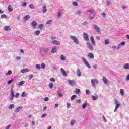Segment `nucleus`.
Masks as SVG:
<instances>
[{
  "label": "nucleus",
  "mask_w": 129,
  "mask_h": 129,
  "mask_svg": "<svg viewBox=\"0 0 129 129\" xmlns=\"http://www.w3.org/2000/svg\"><path fill=\"white\" fill-rule=\"evenodd\" d=\"M92 98L93 100H97V98H98V95L96 94H95V96H92Z\"/></svg>",
  "instance_id": "obj_16"
},
{
  "label": "nucleus",
  "mask_w": 129,
  "mask_h": 129,
  "mask_svg": "<svg viewBox=\"0 0 129 129\" xmlns=\"http://www.w3.org/2000/svg\"><path fill=\"white\" fill-rule=\"evenodd\" d=\"M103 82L104 83H105V84H106L107 83V79H106V78H103Z\"/></svg>",
  "instance_id": "obj_39"
},
{
  "label": "nucleus",
  "mask_w": 129,
  "mask_h": 129,
  "mask_svg": "<svg viewBox=\"0 0 129 129\" xmlns=\"http://www.w3.org/2000/svg\"><path fill=\"white\" fill-rule=\"evenodd\" d=\"M88 104V103H87V102H84L82 105L83 108H84V109L86 108V105H87Z\"/></svg>",
  "instance_id": "obj_24"
},
{
  "label": "nucleus",
  "mask_w": 129,
  "mask_h": 129,
  "mask_svg": "<svg viewBox=\"0 0 129 129\" xmlns=\"http://www.w3.org/2000/svg\"><path fill=\"white\" fill-rule=\"evenodd\" d=\"M102 118L104 122H107V120L106 119V118H105V117H104V116H102Z\"/></svg>",
  "instance_id": "obj_46"
},
{
  "label": "nucleus",
  "mask_w": 129,
  "mask_h": 129,
  "mask_svg": "<svg viewBox=\"0 0 129 129\" xmlns=\"http://www.w3.org/2000/svg\"><path fill=\"white\" fill-rule=\"evenodd\" d=\"M88 58H89V59H91L92 60H93V59H94V55L93 53H89L88 54Z\"/></svg>",
  "instance_id": "obj_13"
},
{
  "label": "nucleus",
  "mask_w": 129,
  "mask_h": 129,
  "mask_svg": "<svg viewBox=\"0 0 129 129\" xmlns=\"http://www.w3.org/2000/svg\"><path fill=\"white\" fill-rule=\"evenodd\" d=\"M60 71L63 75V76H67V74L66 73V72H65V70L63 68L60 69Z\"/></svg>",
  "instance_id": "obj_14"
},
{
  "label": "nucleus",
  "mask_w": 129,
  "mask_h": 129,
  "mask_svg": "<svg viewBox=\"0 0 129 129\" xmlns=\"http://www.w3.org/2000/svg\"><path fill=\"white\" fill-rule=\"evenodd\" d=\"M93 27L94 30H95L96 32H97V33H99L100 32V28L98 27V26L96 25H93Z\"/></svg>",
  "instance_id": "obj_7"
},
{
  "label": "nucleus",
  "mask_w": 129,
  "mask_h": 129,
  "mask_svg": "<svg viewBox=\"0 0 129 129\" xmlns=\"http://www.w3.org/2000/svg\"><path fill=\"white\" fill-rule=\"evenodd\" d=\"M90 39L91 40V43L93 46H95V41H94V38H93V36L91 35L90 37Z\"/></svg>",
  "instance_id": "obj_9"
},
{
  "label": "nucleus",
  "mask_w": 129,
  "mask_h": 129,
  "mask_svg": "<svg viewBox=\"0 0 129 129\" xmlns=\"http://www.w3.org/2000/svg\"><path fill=\"white\" fill-rule=\"evenodd\" d=\"M50 81H52V82H55V79H54V78H51Z\"/></svg>",
  "instance_id": "obj_57"
},
{
  "label": "nucleus",
  "mask_w": 129,
  "mask_h": 129,
  "mask_svg": "<svg viewBox=\"0 0 129 129\" xmlns=\"http://www.w3.org/2000/svg\"><path fill=\"white\" fill-rule=\"evenodd\" d=\"M95 83H96V84H98V80L95 79H92L91 80V84L92 85V86H94L95 85Z\"/></svg>",
  "instance_id": "obj_8"
},
{
  "label": "nucleus",
  "mask_w": 129,
  "mask_h": 129,
  "mask_svg": "<svg viewBox=\"0 0 129 129\" xmlns=\"http://www.w3.org/2000/svg\"><path fill=\"white\" fill-rule=\"evenodd\" d=\"M23 84H25V81H20L18 85L19 86H21V85H23Z\"/></svg>",
  "instance_id": "obj_29"
},
{
  "label": "nucleus",
  "mask_w": 129,
  "mask_h": 129,
  "mask_svg": "<svg viewBox=\"0 0 129 129\" xmlns=\"http://www.w3.org/2000/svg\"><path fill=\"white\" fill-rule=\"evenodd\" d=\"M120 94L122 96H123V95H124V90H123V89H121L120 90Z\"/></svg>",
  "instance_id": "obj_23"
},
{
  "label": "nucleus",
  "mask_w": 129,
  "mask_h": 129,
  "mask_svg": "<svg viewBox=\"0 0 129 129\" xmlns=\"http://www.w3.org/2000/svg\"><path fill=\"white\" fill-rule=\"evenodd\" d=\"M5 31H11V27L9 26H6L4 27Z\"/></svg>",
  "instance_id": "obj_20"
},
{
  "label": "nucleus",
  "mask_w": 129,
  "mask_h": 129,
  "mask_svg": "<svg viewBox=\"0 0 129 129\" xmlns=\"http://www.w3.org/2000/svg\"><path fill=\"white\" fill-rule=\"evenodd\" d=\"M120 45H121V46H124L125 45V42H121V43H120Z\"/></svg>",
  "instance_id": "obj_49"
},
{
  "label": "nucleus",
  "mask_w": 129,
  "mask_h": 129,
  "mask_svg": "<svg viewBox=\"0 0 129 129\" xmlns=\"http://www.w3.org/2000/svg\"><path fill=\"white\" fill-rule=\"evenodd\" d=\"M86 94L87 95H88V94H90V92L89 91V90H86Z\"/></svg>",
  "instance_id": "obj_50"
},
{
  "label": "nucleus",
  "mask_w": 129,
  "mask_h": 129,
  "mask_svg": "<svg viewBox=\"0 0 129 129\" xmlns=\"http://www.w3.org/2000/svg\"><path fill=\"white\" fill-rule=\"evenodd\" d=\"M67 107L68 108H69V107H70V105H71V104L70 103H67Z\"/></svg>",
  "instance_id": "obj_54"
},
{
  "label": "nucleus",
  "mask_w": 129,
  "mask_h": 129,
  "mask_svg": "<svg viewBox=\"0 0 129 129\" xmlns=\"http://www.w3.org/2000/svg\"><path fill=\"white\" fill-rule=\"evenodd\" d=\"M40 35V31L39 30H37L35 32V36H39Z\"/></svg>",
  "instance_id": "obj_33"
},
{
  "label": "nucleus",
  "mask_w": 129,
  "mask_h": 129,
  "mask_svg": "<svg viewBox=\"0 0 129 129\" xmlns=\"http://www.w3.org/2000/svg\"><path fill=\"white\" fill-rule=\"evenodd\" d=\"M12 74V71L9 70L7 73H6V75H11Z\"/></svg>",
  "instance_id": "obj_40"
},
{
  "label": "nucleus",
  "mask_w": 129,
  "mask_h": 129,
  "mask_svg": "<svg viewBox=\"0 0 129 129\" xmlns=\"http://www.w3.org/2000/svg\"><path fill=\"white\" fill-rule=\"evenodd\" d=\"M16 59H17V61H20V60H21V57L18 56Z\"/></svg>",
  "instance_id": "obj_63"
},
{
  "label": "nucleus",
  "mask_w": 129,
  "mask_h": 129,
  "mask_svg": "<svg viewBox=\"0 0 129 129\" xmlns=\"http://www.w3.org/2000/svg\"><path fill=\"white\" fill-rule=\"evenodd\" d=\"M51 43L54 45H60L61 44V42L58 41L57 40H52Z\"/></svg>",
  "instance_id": "obj_15"
},
{
  "label": "nucleus",
  "mask_w": 129,
  "mask_h": 129,
  "mask_svg": "<svg viewBox=\"0 0 129 129\" xmlns=\"http://www.w3.org/2000/svg\"><path fill=\"white\" fill-rule=\"evenodd\" d=\"M108 44H109V40L105 39V45H108Z\"/></svg>",
  "instance_id": "obj_36"
},
{
  "label": "nucleus",
  "mask_w": 129,
  "mask_h": 129,
  "mask_svg": "<svg viewBox=\"0 0 129 129\" xmlns=\"http://www.w3.org/2000/svg\"><path fill=\"white\" fill-rule=\"evenodd\" d=\"M68 83L70 85H72L73 86L74 85H75V81L74 80H68Z\"/></svg>",
  "instance_id": "obj_11"
},
{
  "label": "nucleus",
  "mask_w": 129,
  "mask_h": 129,
  "mask_svg": "<svg viewBox=\"0 0 129 129\" xmlns=\"http://www.w3.org/2000/svg\"><path fill=\"white\" fill-rule=\"evenodd\" d=\"M31 26L33 27V28H36V27H37V22L36 21H33L31 23Z\"/></svg>",
  "instance_id": "obj_12"
},
{
  "label": "nucleus",
  "mask_w": 129,
  "mask_h": 129,
  "mask_svg": "<svg viewBox=\"0 0 129 129\" xmlns=\"http://www.w3.org/2000/svg\"><path fill=\"white\" fill-rule=\"evenodd\" d=\"M11 96H13V97H15V94L14 93V90L13 89H11Z\"/></svg>",
  "instance_id": "obj_35"
},
{
  "label": "nucleus",
  "mask_w": 129,
  "mask_h": 129,
  "mask_svg": "<svg viewBox=\"0 0 129 129\" xmlns=\"http://www.w3.org/2000/svg\"><path fill=\"white\" fill-rule=\"evenodd\" d=\"M30 70L28 69H23L21 70V73H26V72H29Z\"/></svg>",
  "instance_id": "obj_17"
},
{
  "label": "nucleus",
  "mask_w": 129,
  "mask_h": 129,
  "mask_svg": "<svg viewBox=\"0 0 129 129\" xmlns=\"http://www.w3.org/2000/svg\"><path fill=\"white\" fill-rule=\"evenodd\" d=\"M71 123V126H73V125H74V124H75V120H72Z\"/></svg>",
  "instance_id": "obj_41"
},
{
  "label": "nucleus",
  "mask_w": 129,
  "mask_h": 129,
  "mask_svg": "<svg viewBox=\"0 0 129 129\" xmlns=\"http://www.w3.org/2000/svg\"><path fill=\"white\" fill-rule=\"evenodd\" d=\"M62 12H59L57 13V17L58 18H60L61 17V15H62Z\"/></svg>",
  "instance_id": "obj_42"
},
{
  "label": "nucleus",
  "mask_w": 129,
  "mask_h": 129,
  "mask_svg": "<svg viewBox=\"0 0 129 129\" xmlns=\"http://www.w3.org/2000/svg\"><path fill=\"white\" fill-rule=\"evenodd\" d=\"M38 28L40 30H42V29H43V28H44V24H40L38 26Z\"/></svg>",
  "instance_id": "obj_34"
},
{
  "label": "nucleus",
  "mask_w": 129,
  "mask_h": 129,
  "mask_svg": "<svg viewBox=\"0 0 129 129\" xmlns=\"http://www.w3.org/2000/svg\"><path fill=\"white\" fill-rule=\"evenodd\" d=\"M23 107L22 106H19V107H17L15 110V112H20L21 110H22Z\"/></svg>",
  "instance_id": "obj_10"
},
{
  "label": "nucleus",
  "mask_w": 129,
  "mask_h": 129,
  "mask_svg": "<svg viewBox=\"0 0 129 129\" xmlns=\"http://www.w3.org/2000/svg\"><path fill=\"white\" fill-rule=\"evenodd\" d=\"M74 6H75L76 7H78V3L76 2H74L73 3Z\"/></svg>",
  "instance_id": "obj_47"
},
{
  "label": "nucleus",
  "mask_w": 129,
  "mask_h": 129,
  "mask_svg": "<svg viewBox=\"0 0 129 129\" xmlns=\"http://www.w3.org/2000/svg\"><path fill=\"white\" fill-rule=\"evenodd\" d=\"M13 82V79L8 81V84H11Z\"/></svg>",
  "instance_id": "obj_55"
},
{
  "label": "nucleus",
  "mask_w": 129,
  "mask_h": 129,
  "mask_svg": "<svg viewBox=\"0 0 129 129\" xmlns=\"http://www.w3.org/2000/svg\"><path fill=\"white\" fill-rule=\"evenodd\" d=\"M34 77V76H33V75H30L29 76V80H31V79H32V78H33Z\"/></svg>",
  "instance_id": "obj_62"
},
{
  "label": "nucleus",
  "mask_w": 129,
  "mask_h": 129,
  "mask_svg": "<svg viewBox=\"0 0 129 129\" xmlns=\"http://www.w3.org/2000/svg\"><path fill=\"white\" fill-rule=\"evenodd\" d=\"M107 6H109V5H110L111 3L110 1H107Z\"/></svg>",
  "instance_id": "obj_64"
},
{
  "label": "nucleus",
  "mask_w": 129,
  "mask_h": 129,
  "mask_svg": "<svg viewBox=\"0 0 129 129\" xmlns=\"http://www.w3.org/2000/svg\"><path fill=\"white\" fill-rule=\"evenodd\" d=\"M14 107H15V105L12 104L9 106L8 108L9 109H12V108H14Z\"/></svg>",
  "instance_id": "obj_27"
},
{
  "label": "nucleus",
  "mask_w": 129,
  "mask_h": 129,
  "mask_svg": "<svg viewBox=\"0 0 129 129\" xmlns=\"http://www.w3.org/2000/svg\"><path fill=\"white\" fill-rule=\"evenodd\" d=\"M43 51L45 54H46V53H48V52H49V49H48V48L44 49H43Z\"/></svg>",
  "instance_id": "obj_31"
},
{
  "label": "nucleus",
  "mask_w": 129,
  "mask_h": 129,
  "mask_svg": "<svg viewBox=\"0 0 129 129\" xmlns=\"http://www.w3.org/2000/svg\"><path fill=\"white\" fill-rule=\"evenodd\" d=\"M76 93L77 94H79V93H80V89L76 88Z\"/></svg>",
  "instance_id": "obj_38"
},
{
  "label": "nucleus",
  "mask_w": 129,
  "mask_h": 129,
  "mask_svg": "<svg viewBox=\"0 0 129 129\" xmlns=\"http://www.w3.org/2000/svg\"><path fill=\"white\" fill-rule=\"evenodd\" d=\"M57 93H58V96H59V97H62V96H63V94L60 93V92L59 91H57Z\"/></svg>",
  "instance_id": "obj_44"
},
{
  "label": "nucleus",
  "mask_w": 129,
  "mask_h": 129,
  "mask_svg": "<svg viewBox=\"0 0 129 129\" xmlns=\"http://www.w3.org/2000/svg\"><path fill=\"white\" fill-rule=\"evenodd\" d=\"M76 14V15H80V14H81V11H77Z\"/></svg>",
  "instance_id": "obj_56"
},
{
  "label": "nucleus",
  "mask_w": 129,
  "mask_h": 129,
  "mask_svg": "<svg viewBox=\"0 0 129 129\" xmlns=\"http://www.w3.org/2000/svg\"><path fill=\"white\" fill-rule=\"evenodd\" d=\"M45 116H47V114H46V113L43 114L42 115V118H44V117H45Z\"/></svg>",
  "instance_id": "obj_61"
},
{
  "label": "nucleus",
  "mask_w": 129,
  "mask_h": 129,
  "mask_svg": "<svg viewBox=\"0 0 129 129\" xmlns=\"http://www.w3.org/2000/svg\"><path fill=\"white\" fill-rule=\"evenodd\" d=\"M22 97H26V92H23L21 94Z\"/></svg>",
  "instance_id": "obj_43"
},
{
  "label": "nucleus",
  "mask_w": 129,
  "mask_h": 129,
  "mask_svg": "<svg viewBox=\"0 0 129 129\" xmlns=\"http://www.w3.org/2000/svg\"><path fill=\"white\" fill-rule=\"evenodd\" d=\"M46 12H47V7L44 6L42 7V12L43 13V14H45Z\"/></svg>",
  "instance_id": "obj_21"
},
{
  "label": "nucleus",
  "mask_w": 129,
  "mask_h": 129,
  "mask_svg": "<svg viewBox=\"0 0 129 129\" xmlns=\"http://www.w3.org/2000/svg\"><path fill=\"white\" fill-rule=\"evenodd\" d=\"M60 59L61 61H65L66 60V57L64 56V55L61 54L60 55Z\"/></svg>",
  "instance_id": "obj_22"
},
{
  "label": "nucleus",
  "mask_w": 129,
  "mask_h": 129,
  "mask_svg": "<svg viewBox=\"0 0 129 129\" xmlns=\"http://www.w3.org/2000/svg\"><path fill=\"white\" fill-rule=\"evenodd\" d=\"M42 69H45L46 68V64L45 63H42L41 64Z\"/></svg>",
  "instance_id": "obj_45"
},
{
  "label": "nucleus",
  "mask_w": 129,
  "mask_h": 129,
  "mask_svg": "<svg viewBox=\"0 0 129 129\" xmlns=\"http://www.w3.org/2000/svg\"><path fill=\"white\" fill-rule=\"evenodd\" d=\"M30 19V16L29 15H26L24 17V21H28Z\"/></svg>",
  "instance_id": "obj_28"
},
{
  "label": "nucleus",
  "mask_w": 129,
  "mask_h": 129,
  "mask_svg": "<svg viewBox=\"0 0 129 129\" xmlns=\"http://www.w3.org/2000/svg\"><path fill=\"white\" fill-rule=\"evenodd\" d=\"M123 68L125 70L129 69V64L127 63L125 66L123 67Z\"/></svg>",
  "instance_id": "obj_30"
},
{
  "label": "nucleus",
  "mask_w": 129,
  "mask_h": 129,
  "mask_svg": "<svg viewBox=\"0 0 129 129\" xmlns=\"http://www.w3.org/2000/svg\"><path fill=\"white\" fill-rule=\"evenodd\" d=\"M88 12H90V14L89 15V19L90 20H92V19H93V18H94V12H93V11H92V10H88Z\"/></svg>",
  "instance_id": "obj_4"
},
{
  "label": "nucleus",
  "mask_w": 129,
  "mask_h": 129,
  "mask_svg": "<svg viewBox=\"0 0 129 129\" xmlns=\"http://www.w3.org/2000/svg\"><path fill=\"white\" fill-rule=\"evenodd\" d=\"M44 101H49V98L47 97H45Z\"/></svg>",
  "instance_id": "obj_60"
},
{
  "label": "nucleus",
  "mask_w": 129,
  "mask_h": 129,
  "mask_svg": "<svg viewBox=\"0 0 129 129\" xmlns=\"http://www.w3.org/2000/svg\"><path fill=\"white\" fill-rule=\"evenodd\" d=\"M70 38L77 45H78V44H79V40H78V39L76 37H75L74 36L71 35V36H70Z\"/></svg>",
  "instance_id": "obj_1"
},
{
  "label": "nucleus",
  "mask_w": 129,
  "mask_h": 129,
  "mask_svg": "<svg viewBox=\"0 0 129 129\" xmlns=\"http://www.w3.org/2000/svg\"><path fill=\"white\" fill-rule=\"evenodd\" d=\"M12 127V125H8L5 129H10Z\"/></svg>",
  "instance_id": "obj_58"
},
{
  "label": "nucleus",
  "mask_w": 129,
  "mask_h": 129,
  "mask_svg": "<svg viewBox=\"0 0 129 129\" xmlns=\"http://www.w3.org/2000/svg\"><path fill=\"white\" fill-rule=\"evenodd\" d=\"M115 104H116L115 109L114 110V112H115L116 110H117L118 108H119V106H120V104L118 103V101L117 100H115L114 102Z\"/></svg>",
  "instance_id": "obj_3"
},
{
  "label": "nucleus",
  "mask_w": 129,
  "mask_h": 129,
  "mask_svg": "<svg viewBox=\"0 0 129 129\" xmlns=\"http://www.w3.org/2000/svg\"><path fill=\"white\" fill-rule=\"evenodd\" d=\"M29 8H30V9H34V4H30Z\"/></svg>",
  "instance_id": "obj_51"
},
{
  "label": "nucleus",
  "mask_w": 129,
  "mask_h": 129,
  "mask_svg": "<svg viewBox=\"0 0 129 129\" xmlns=\"http://www.w3.org/2000/svg\"><path fill=\"white\" fill-rule=\"evenodd\" d=\"M8 11L9 12H12V11H13V8L11 7V5L8 6Z\"/></svg>",
  "instance_id": "obj_37"
},
{
  "label": "nucleus",
  "mask_w": 129,
  "mask_h": 129,
  "mask_svg": "<svg viewBox=\"0 0 129 129\" xmlns=\"http://www.w3.org/2000/svg\"><path fill=\"white\" fill-rule=\"evenodd\" d=\"M1 19H7V15H6L5 14L1 15Z\"/></svg>",
  "instance_id": "obj_32"
},
{
  "label": "nucleus",
  "mask_w": 129,
  "mask_h": 129,
  "mask_svg": "<svg viewBox=\"0 0 129 129\" xmlns=\"http://www.w3.org/2000/svg\"><path fill=\"white\" fill-rule=\"evenodd\" d=\"M58 49H57V47H55L53 48L51 50V53L54 54V53H56Z\"/></svg>",
  "instance_id": "obj_19"
},
{
  "label": "nucleus",
  "mask_w": 129,
  "mask_h": 129,
  "mask_svg": "<svg viewBox=\"0 0 129 129\" xmlns=\"http://www.w3.org/2000/svg\"><path fill=\"white\" fill-rule=\"evenodd\" d=\"M77 76H78L79 77H80V76H81V71H80V70H79V69H77Z\"/></svg>",
  "instance_id": "obj_18"
},
{
  "label": "nucleus",
  "mask_w": 129,
  "mask_h": 129,
  "mask_svg": "<svg viewBox=\"0 0 129 129\" xmlns=\"http://www.w3.org/2000/svg\"><path fill=\"white\" fill-rule=\"evenodd\" d=\"M19 96H20V93H18L14 97H16V98H18Z\"/></svg>",
  "instance_id": "obj_53"
},
{
  "label": "nucleus",
  "mask_w": 129,
  "mask_h": 129,
  "mask_svg": "<svg viewBox=\"0 0 129 129\" xmlns=\"http://www.w3.org/2000/svg\"><path fill=\"white\" fill-rule=\"evenodd\" d=\"M52 22V20H48L46 22L47 25H50L51 23Z\"/></svg>",
  "instance_id": "obj_48"
},
{
  "label": "nucleus",
  "mask_w": 129,
  "mask_h": 129,
  "mask_svg": "<svg viewBox=\"0 0 129 129\" xmlns=\"http://www.w3.org/2000/svg\"><path fill=\"white\" fill-rule=\"evenodd\" d=\"M83 37L85 41H89V36L88 35V34H87V33L84 32L83 34Z\"/></svg>",
  "instance_id": "obj_5"
},
{
  "label": "nucleus",
  "mask_w": 129,
  "mask_h": 129,
  "mask_svg": "<svg viewBox=\"0 0 129 129\" xmlns=\"http://www.w3.org/2000/svg\"><path fill=\"white\" fill-rule=\"evenodd\" d=\"M76 97H77L76 95H73L71 98V100H74Z\"/></svg>",
  "instance_id": "obj_26"
},
{
  "label": "nucleus",
  "mask_w": 129,
  "mask_h": 129,
  "mask_svg": "<svg viewBox=\"0 0 129 129\" xmlns=\"http://www.w3.org/2000/svg\"><path fill=\"white\" fill-rule=\"evenodd\" d=\"M35 68L37 70H40V69H41V65L40 64H36L35 66Z\"/></svg>",
  "instance_id": "obj_25"
},
{
  "label": "nucleus",
  "mask_w": 129,
  "mask_h": 129,
  "mask_svg": "<svg viewBox=\"0 0 129 129\" xmlns=\"http://www.w3.org/2000/svg\"><path fill=\"white\" fill-rule=\"evenodd\" d=\"M82 59L83 62L84 63L85 66H86V67H87L88 68H89V69L91 68L90 64H89V62H88V61H87L86 59H85L84 57H82Z\"/></svg>",
  "instance_id": "obj_2"
},
{
  "label": "nucleus",
  "mask_w": 129,
  "mask_h": 129,
  "mask_svg": "<svg viewBox=\"0 0 129 129\" xmlns=\"http://www.w3.org/2000/svg\"><path fill=\"white\" fill-rule=\"evenodd\" d=\"M49 88H53V84L52 83H51V84H49V85H48Z\"/></svg>",
  "instance_id": "obj_52"
},
{
  "label": "nucleus",
  "mask_w": 129,
  "mask_h": 129,
  "mask_svg": "<svg viewBox=\"0 0 129 129\" xmlns=\"http://www.w3.org/2000/svg\"><path fill=\"white\" fill-rule=\"evenodd\" d=\"M102 16L104 17V18H105V17L106 16V13H105V12H103L102 13Z\"/></svg>",
  "instance_id": "obj_59"
},
{
  "label": "nucleus",
  "mask_w": 129,
  "mask_h": 129,
  "mask_svg": "<svg viewBox=\"0 0 129 129\" xmlns=\"http://www.w3.org/2000/svg\"><path fill=\"white\" fill-rule=\"evenodd\" d=\"M87 47L91 51H93V46L91 45V43L90 42H87L86 43Z\"/></svg>",
  "instance_id": "obj_6"
}]
</instances>
